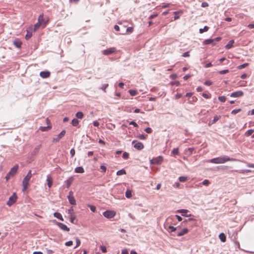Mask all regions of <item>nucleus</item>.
<instances>
[{
	"instance_id": "obj_17",
	"label": "nucleus",
	"mask_w": 254,
	"mask_h": 254,
	"mask_svg": "<svg viewBox=\"0 0 254 254\" xmlns=\"http://www.w3.org/2000/svg\"><path fill=\"white\" fill-rule=\"evenodd\" d=\"M73 177H70L65 181V183L66 185V188H69L73 181Z\"/></svg>"
},
{
	"instance_id": "obj_24",
	"label": "nucleus",
	"mask_w": 254,
	"mask_h": 254,
	"mask_svg": "<svg viewBox=\"0 0 254 254\" xmlns=\"http://www.w3.org/2000/svg\"><path fill=\"white\" fill-rule=\"evenodd\" d=\"M67 199L68 200L69 203L71 205H75L76 204V200L74 198V196L72 197H67Z\"/></svg>"
},
{
	"instance_id": "obj_10",
	"label": "nucleus",
	"mask_w": 254,
	"mask_h": 254,
	"mask_svg": "<svg viewBox=\"0 0 254 254\" xmlns=\"http://www.w3.org/2000/svg\"><path fill=\"white\" fill-rule=\"evenodd\" d=\"M38 20V21L39 22L41 23V24L43 26V27H45L46 26L48 21V20H45L43 14H40L39 16Z\"/></svg>"
},
{
	"instance_id": "obj_6",
	"label": "nucleus",
	"mask_w": 254,
	"mask_h": 254,
	"mask_svg": "<svg viewBox=\"0 0 254 254\" xmlns=\"http://www.w3.org/2000/svg\"><path fill=\"white\" fill-rule=\"evenodd\" d=\"M132 144L133 145V147L137 150H140L144 148L143 144L141 142H137L136 140H133L132 141Z\"/></svg>"
},
{
	"instance_id": "obj_41",
	"label": "nucleus",
	"mask_w": 254,
	"mask_h": 254,
	"mask_svg": "<svg viewBox=\"0 0 254 254\" xmlns=\"http://www.w3.org/2000/svg\"><path fill=\"white\" fill-rule=\"evenodd\" d=\"M88 206L90 208L91 211L95 212L96 210V208L95 206L88 204Z\"/></svg>"
},
{
	"instance_id": "obj_38",
	"label": "nucleus",
	"mask_w": 254,
	"mask_h": 254,
	"mask_svg": "<svg viewBox=\"0 0 254 254\" xmlns=\"http://www.w3.org/2000/svg\"><path fill=\"white\" fill-rule=\"evenodd\" d=\"M248 65H249L248 63H245V64H242L239 65L237 67V68L239 69H243V68L247 67Z\"/></svg>"
},
{
	"instance_id": "obj_32",
	"label": "nucleus",
	"mask_w": 254,
	"mask_h": 254,
	"mask_svg": "<svg viewBox=\"0 0 254 254\" xmlns=\"http://www.w3.org/2000/svg\"><path fill=\"white\" fill-rule=\"evenodd\" d=\"M71 124L74 127H77L79 124V121L77 119H73L71 121Z\"/></svg>"
},
{
	"instance_id": "obj_42",
	"label": "nucleus",
	"mask_w": 254,
	"mask_h": 254,
	"mask_svg": "<svg viewBox=\"0 0 254 254\" xmlns=\"http://www.w3.org/2000/svg\"><path fill=\"white\" fill-rule=\"evenodd\" d=\"M240 111H241V109H234L232 111L231 114L233 115H236V114L239 113Z\"/></svg>"
},
{
	"instance_id": "obj_14",
	"label": "nucleus",
	"mask_w": 254,
	"mask_h": 254,
	"mask_svg": "<svg viewBox=\"0 0 254 254\" xmlns=\"http://www.w3.org/2000/svg\"><path fill=\"white\" fill-rule=\"evenodd\" d=\"M65 134V130H63L58 135L57 138H53V141L58 142L62 138H63Z\"/></svg>"
},
{
	"instance_id": "obj_48",
	"label": "nucleus",
	"mask_w": 254,
	"mask_h": 254,
	"mask_svg": "<svg viewBox=\"0 0 254 254\" xmlns=\"http://www.w3.org/2000/svg\"><path fill=\"white\" fill-rule=\"evenodd\" d=\"M147 136V135L146 134H140L138 136V137L139 138H140V139L144 140V139H146Z\"/></svg>"
},
{
	"instance_id": "obj_20",
	"label": "nucleus",
	"mask_w": 254,
	"mask_h": 254,
	"mask_svg": "<svg viewBox=\"0 0 254 254\" xmlns=\"http://www.w3.org/2000/svg\"><path fill=\"white\" fill-rule=\"evenodd\" d=\"M52 128L51 125H48L47 127H40L39 129L41 131H46Z\"/></svg>"
},
{
	"instance_id": "obj_21",
	"label": "nucleus",
	"mask_w": 254,
	"mask_h": 254,
	"mask_svg": "<svg viewBox=\"0 0 254 254\" xmlns=\"http://www.w3.org/2000/svg\"><path fill=\"white\" fill-rule=\"evenodd\" d=\"M234 43V41L233 40L229 41L228 43L225 46V48L227 50L231 49L233 47Z\"/></svg>"
},
{
	"instance_id": "obj_54",
	"label": "nucleus",
	"mask_w": 254,
	"mask_h": 254,
	"mask_svg": "<svg viewBox=\"0 0 254 254\" xmlns=\"http://www.w3.org/2000/svg\"><path fill=\"white\" fill-rule=\"evenodd\" d=\"M145 131L147 133H151L152 132V129L150 127H148L145 129Z\"/></svg>"
},
{
	"instance_id": "obj_3",
	"label": "nucleus",
	"mask_w": 254,
	"mask_h": 254,
	"mask_svg": "<svg viewBox=\"0 0 254 254\" xmlns=\"http://www.w3.org/2000/svg\"><path fill=\"white\" fill-rule=\"evenodd\" d=\"M18 169V165L17 164L14 165L10 170L8 172L5 176L6 181H8L11 177H13L17 172Z\"/></svg>"
},
{
	"instance_id": "obj_1",
	"label": "nucleus",
	"mask_w": 254,
	"mask_h": 254,
	"mask_svg": "<svg viewBox=\"0 0 254 254\" xmlns=\"http://www.w3.org/2000/svg\"><path fill=\"white\" fill-rule=\"evenodd\" d=\"M234 160V159L230 158L228 156H223L207 160L206 161V162L213 164H223L227 161H233Z\"/></svg>"
},
{
	"instance_id": "obj_50",
	"label": "nucleus",
	"mask_w": 254,
	"mask_h": 254,
	"mask_svg": "<svg viewBox=\"0 0 254 254\" xmlns=\"http://www.w3.org/2000/svg\"><path fill=\"white\" fill-rule=\"evenodd\" d=\"M210 184V182L208 180H204L202 181V184L204 186H208Z\"/></svg>"
},
{
	"instance_id": "obj_59",
	"label": "nucleus",
	"mask_w": 254,
	"mask_h": 254,
	"mask_svg": "<svg viewBox=\"0 0 254 254\" xmlns=\"http://www.w3.org/2000/svg\"><path fill=\"white\" fill-rule=\"evenodd\" d=\"M202 96L206 99H209L210 97V95L205 93H203Z\"/></svg>"
},
{
	"instance_id": "obj_25",
	"label": "nucleus",
	"mask_w": 254,
	"mask_h": 254,
	"mask_svg": "<svg viewBox=\"0 0 254 254\" xmlns=\"http://www.w3.org/2000/svg\"><path fill=\"white\" fill-rule=\"evenodd\" d=\"M214 41V39H206V40H204V41L203 42V43L205 45H208V44H212L213 45H215V44H213V43Z\"/></svg>"
},
{
	"instance_id": "obj_9",
	"label": "nucleus",
	"mask_w": 254,
	"mask_h": 254,
	"mask_svg": "<svg viewBox=\"0 0 254 254\" xmlns=\"http://www.w3.org/2000/svg\"><path fill=\"white\" fill-rule=\"evenodd\" d=\"M55 221L56 222V224L57 226H58L59 227L61 230L64 231H69V228L68 227H67V226L65 225V224H64L62 223H61V222H57L56 220H55Z\"/></svg>"
},
{
	"instance_id": "obj_15",
	"label": "nucleus",
	"mask_w": 254,
	"mask_h": 254,
	"mask_svg": "<svg viewBox=\"0 0 254 254\" xmlns=\"http://www.w3.org/2000/svg\"><path fill=\"white\" fill-rule=\"evenodd\" d=\"M40 76L43 78H47L50 77V72L49 71H42L40 72Z\"/></svg>"
},
{
	"instance_id": "obj_43",
	"label": "nucleus",
	"mask_w": 254,
	"mask_h": 254,
	"mask_svg": "<svg viewBox=\"0 0 254 254\" xmlns=\"http://www.w3.org/2000/svg\"><path fill=\"white\" fill-rule=\"evenodd\" d=\"M100 249L103 253H107V249L106 247L105 246L102 245L100 247Z\"/></svg>"
},
{
	"instance_id": "obj_64",
	"label": "nucleus",
	"mask_w": 254,
	"mask_h": 254,
	"mask_svg": "<svg viewBox=\"0 0 254 254\" xmlns=\"http://www.w3.org/2000/svg\"><path fill=\"white\" fill-rule=\"evenodd\" d=\"M122 254H128L127 250V249L123 250L122 251Z\"/></svg>"
},
{
	"instance_id": "obj_30",
	"label": "nucleus",
	"mask_w": 254,
	"mask_h": 254,
	"mask_svg": "<svg viewBox=\"0 0 254 254\" xmlns=\"http://www.w3.org/2000/svg\"><path fill=\"white\" fill-rule=\"evenodd\" d=\"M126 174V172L125 169H122L121 170H120L117 172V175L118 176H121L123 175H125Z\"/></svg>"
},
{
	"instance_id": "obj_27",
	"label": "nucleus",
	"mask_w": 254,
	"mask_h": 254,
	"mask_svg": "<svg viewBox=\"0 0 254 254\" xmlns=\"http://www.w3.org/2000/svg\"><path fill=\"white\" fill-rule=\"evenodd\" d=\"M40 147H41L40 145H39V146L36 147L33 149V150L32 151V152H31L32 155H35L36 154H37L38 153L39 151Z\"/></svg>"
},
{
	"instance_id": "obj_52",
	"label": "nucleus",
	"mask_w": 254,
	"mask_h": 254,
	"mask_svg": "<svg viewBox=\"0 0 254 254\" xmlns=\"http://www.w3.org/2000/svg\"><path fill=\"white\" fill-rule=\"evenodd\" d=\"M76 245L74 248H76L77 247H79L81 244L80 240L78 238H76Z\"/></svg>"
},
{
	"instance_id": "obj_60",
	"label": "nucleus",
	"mask_w": 254,
	"mask_h": 254,
	"mask_svg": "<svg viewBox=\"0 0 254 254\" xmlns=\"http://www.w3.org/2000/svg\"><path fill=\"white\" fill-rule=\"evenodd\" d=\"M157 16H158V14H153L150 15L149 17V19H153V18L157 17Z\"/></svg>"
},
{
	"instance_id": "obj_26",
	"label": "nucleus",
	"mask_w": 254,
	"mask_h": 254,
	"mask_svg": "<svg viewBox=\"0 0 254 254\" xmlns=\"http://www.w3.org/2000/svg\"><path fill=\"white\" fill-rule=\"evenodd\" d=\"M54 217H56L57 218L60 219L61 221H64V219L63 218V216L62 214L60 213L59 212H55L54 213Z\"/></svg>"
},
{
	"instance_id": "obj_28",
	"label": "nucleus",
	"mask_w": 254,
	"mask_h": 254,
	"mask_svg": "<svg viewBox=\"0 0 254 254\" xmlns=\"http://www.w3.org/2000/svg\"><path fill=\"white\" fill-rule=\"evenodd\" d=\"M219 238L222 242H225L226 240V236L223 233H221L219 234Z\"/></svg>"
},
{
	"instance_id": "obj_40",
	"label": "nucleus",
	"mask_w": 254,
	"mask_h": 254,
	"mask_svg": "<svg viewBox=\"0 0 254 254\" xmlns=\"http://www.w3.org/2000/svg\"><path fill=\"white\" fill-rule=\"evenodd\" d=\"M179 180L181 182H186L187 181V177H185V176H180L179 178Z\"/></svg>"
},
{
	"instance_id": "obj_4",
	"label": "nucleus",
	"mask_w": 254,
	"mask_h": 254,
	"mask_svg": "<svg viewBox=\"0 0 254 254\" xmlns=\"http://www.w3.org/2000/svg\"><path fill=\"white\" fill-rule=\"evenodd\" d=\"M163 157L162 156H158L156 158H154L150 160L151 164L159 165L163 161Z\"/></svg>"
},
{
	"instance_id": "obj_51",
	"label": "nucleus",
	"mask_w": 254,
	"mask_h": 254,
	"mask_svg": "<svg viewBox=\"0 0 254 254\" xmlns=\"http://www.w3.org/2000/svg\"><path fill=\"white\" fill-rule=\"evenodd\" d=\"M100 169L101 170V172L102 173H105L107 170L106 167L104 165H101L100 166Z\"/></svg>"
},
{
	"instance_id": "obj_37",
	"label": "nucleus",
	"mask_w": 254,
	"mask_h": 254,
	"mask_svg": "<svg viewBox=\"0 0 254 254\" xmlns=\"http://www.w3.org/2000/svg\"><path fill=\"white\" fill-rule=\"evenodd\" d=\"M128 92L130 95L132 96H135L137 94V91L134 90H129Z\"/></svg>"
},
{
	"instance_id": "obj_61",
	"label": "nucleus",
	"mask_w": 254,
	"mask_h": 254,
	"mask_svg": "<svg viewBox=\"0 0 254 254\" xmlns=\"http://www.w3.org/2000/svg\"><path fill=\"white\" fill-rule=\"evenodd\" d=\"M70 153L71 154V157H73L75 155V150L73 148H72L70 151Z\"/></svg>"
},
{
	"instance_id": "obj_23",
	"label": "nucleus",
	"mask_w": 254,
	"mask_h": 254,
	"mask_svg": "<svg viewBox=\"0 0 254 254\" xmlns=\"http://www.w3.org/2000/svg\"><path fill=\"white\" fill-rule=\"evenodd\" d=\"M13 44L16 48H20L21 46L22 43L20 40L16 39L13 41Z\"/></svg>"
},
{
	"instance_id": "obj_35",
	"label": "nucleus",
	"mask_w": 254,
	"mask_h": 254,
	"mask_svg": "<svg viewBox=\"0 0 254 254\" xmlns=\"http://www.w3.org/2000/svg\"><path fill=\"white\" fill-rule=\"evenodd\" d=\"M209 29V27L207 26H205L203 28H200L199 30V33H203L204 32H206Z\"/></svg>"
},
{
	"instance_id": "obj_55",
	"label": "nucleus",
	"mask_w": 254,
	"mask_h": 254,
	"mask_svg": "<svg viewBox=\"0 0 254 254\" xmlns=\"http://www.w3.org/2000/svg\"><path fill=\"white\" fill-rule=\"evenodd\" d=\"M72 244H73V242L72 241H69L68 242H66L65 243V245L67 246V247L71 246L72 245Z\"/></svg>"
},
{
	"instance_id": "obj_33",
	"label": "nucleus",
	"mask_w": 254,
	"mask_h": 254,
	"mask_svg": "<svg viewBox=\"0 0 254 254\" xmlns=\"http://www.w3.org/2000/svg\"><path fill=\"white\" fill-rule=\"evenodd\" d=\"M41 25V23L38 21L34 26V28L33 29V31H36Z\"/></svg>"
},
{
	"instance_id": "obj_11",
	"label": "nucleus",
	"mask_w": 254,
	"mask_h": 254,
	"mask_svg": "<svg viewBox=\"0 0 254 254\" xmlns=\"http://www.w3.org/2000/svg\"><path fill=\"white\" fill-rule=\"evenodd\" d=\"M123 28L124 29V31H121L120 34H125L127 33H131L133 31V28L132 27H129L126 28L125 26H123Z\"/></svg>"
},
{
	"instance_id": "obj_34",
	"label": "nucleus",
	"mask_w": 254,
	"mask_h": 254,
	"mask_svg": "<svg viewBox=\"0 0 254 254\" xmlns=\"http://www.w3.org/2000/svg\"><path fill=\"white\" fill-rule=\"evenodd\" d=\"M126 197L129 198L132 196V192L131 191L129 190H127L126 192Z\"/></svg>"
},
{
	"instance_id": "obj_13",
	"label": "nucleus",
	"mask_w": 254,
	"mask_h": 254,
	"mask_svg": "<svg viewBox=\"0 0 254 254\" xmlns=\"http://www.w3.org/2000/svg\"><path fill=\"white\" fill-rule=\"evenodd\" d=\"M26 31L27 34L25 36V39L26 40H28L32 37L33 32L34 31L33 30V28L31 27H29Z\"/></svg>"
},
{
	"instance_id": "obj_44",
	"label": "nucleus",
	"mask_w": 254,
	"mask_h": 254,
	"mask_svg": "<svg viewBox=\"0 0 254 254\" xmlns=\"http://www.w3.org/2000/svg\"><path fill=\"white\" fill-rule=\"evenodd\" d=\"M123 26H124L123 25H121L120 26L117 25H115L114 26V29L117 31H119L120 32V29L121 28H123Z\"/></svg>"
},
{
	"instance_id": "obj_45",
	"label": "nucleus",
	"mask_w": 254,
	"mask_h": 254,
	"mask_svg": "<svg viewBox=\"0 0 254 254\" xmlns=\"http://www.w3.org/2000/svg\"><path fill=\"white\" fill-rule=\"evenodd\" d=\"M108 86H109V84L107 83L104 84L102 85L100 89H102V90L104 91L105 92H106V89L108 87Z\"/></svg>"
},
{
	"instance_id": "obj_2",
	"label": "nucleus",
	"mask_w": 254,
	"mask_h": 254,
	"mask_svg": "<svg viewBox=\"0 0 254 254\" xmlns=\"http://www.w3.org/2000/svg\"><path fill=\"white\" fill-rule=\"evenodd\" d=\"M32 176V172L31 170H29L26 175V176L24 178L22 181V186L23 190H26L29 185V181Z\"/></svg>"
},
{
	"instance_id": "obj_53",
	"label": "nucleus",
	"mask_w": 254,
	"mask_h": 254,
	"mask_svg": "<svg viewBox=\"0 0 254 254\" xmlns=\"http://www.w3.org/2000/svg\"><path fill=\"white\" fill-rule=\"evenodd\" d=\"M229 71L228 69H224V70L219 71V73L220 74H226V73L229 72Z\"/></svg>"
},
{
	"instance_id": "obj_47",
	"label": "nucleus",
	"mask_w": 254,
	"mask_h": 254,
	"mask_svg": "<svg viewBox=\"0 0 254 254\" xmlns=\"http://www.w3.org/2000/svg\"><path fill=\"white\" fill-rule=\"evenodd\" d=\"M253 132H254V130H253L252 129H249L246 131V135L247 136H250L251 135H252V134L253 133Z\"/></svg>"
},
{
	"instance_id": "obj_8",
	"label": "nucleus",
	"mask_w": 254,
	"mask_h": 254,
	"mask_svg": "<svg viewBox=\"0 0 254 254\" xmlns=\"http://www.w3.org/2000/svg\"><path fill=\"white\" fill-rule=\"evenodd\" d=\"M17 196L15 193H14L9 198L8 200L7 201L6 204L10 206L12 205L16 200Z\"/></svg>"
},
{
	"instance_id": "obj_5",
	"label": "nucleus",
	"mask_w": 254,
	"mask_h": 254,
	"mask_svg": "<svg viewBox=\"0 0 254 254\" xmlns=\"http://www.w3.org/2000/svg\"><path fill=\"white\" fill-rule=\"evenodd\" d=\"M115 215V212L112 210H106L103 212L104 216L109 219L113 218Z\"/></svg>"
},
{
	"instance_id": "obj_31",
	"label": "nucleus",
	"mask_w": 254,
	"mask_h": 254,
	"mask_svg": "<svg viewBox=\"0 0 254 254\" xmlns=\"http://www.w3.org/2000/svg\"><path fill=\"white\" fill-rule=\"evenodd\" d=\"M75 116L77 118L81 119L83 118L84 115L83 113L81 112H78L76 113Z\"/></svg>"
},
{
	"instance_id": "obj_46",
	"label": "nucleus",
	"mask_w": 254,
	"mask_h": 254,
	"mask_svg": "<svg viewBox=\"0 0 254 254\" xmlns=\"http://www.w3.org/2000/svg\"><path fill=\"white\" fill-rule=\"evenodd\" d=\"M177 228L176 227H174V226H169V227H168V230H170V232H174L176 231Z\"/></svg>"
},
{
	"instance_id": "obj_29",
	"label": "nucleus",
	"mask_w": 254,
	"mask_h": 254,
	"mask_svg": "<svg viewBox=\"0 0 254 254\" xmlns=\"http://www.w3.org/2000/svg\"><path fill=\"white\" fill-rule=\"evenodd\" d=\"M221 118L220 116H215L214 117V118L212 121H211L209 124H215L216 122H217Z\"/></svg>"
},
{
	"instance_id": "obj_22",
	"label": "nucleus",
	"mask_w": 254,
	"mask_h": 254,
	"mask_svg": "<svg viewBox=\"0 0 254 254\" xmlns=\"http://www.w3.org/2000/svg\"><path fill=\"white\" fill-rule=\"evenodd\" d=\"M74 172L77 173H83L84 172V170L82 167L79 166L75 168Z\"/></svg>"
},
{
	"instance_id": "obj_19",
	"label": "nucleus",
	"mask_w": 254,
	"mask_h": 254,
	"mask_svg": "<svg viewBox=\"0 0 254 254\" xmlns=\"http://www.w3.org/2000/svg\"><path fill=\"white\" fill-rule=\"evenodd\" d=\"M189 232V230L187 228H184L181 231L179 232L177 234V236L179 237L184 235Z\"/></svg>"
},
{
	"instance_id": "obj_57",
	"label": "nucleus",
	"mask_w": 254,
	"mask_h": 254,
	"mask_svg": "<svg viewBox=\"0 0 254 254\" xmlns=\"http://www.w3.org/2000/svg\"><path fill=\"white\" fill-rule=\"evenodd\" d=\"M182 56L183 57H190V52L188 51L183 54Z\"/></svg>"
},
{
	"instance_id": "obj_12",
	"label": "nucleus",
	"mask_w": 254,
	"mask_h": 254,
	"mask_svg": "<svg viewBox=\"0 0 254 254\" xmlns=\"http://www.w3.org/2000/svg\"><path fill=\"white\" fill-rule=\"evenodd\" d=\"M244 95V92L242 91L239 90L234 92H232L230 94L231 97H242Z\"/></svg>"
},
{
	"instance_id": "obj_7",
	"label": "nucleus",
	"mask_w": 254,
	"mask_h": 254,
	"mask_svg": "<svg viewBox=\"0 0 254 254\" xmlns=\"http://www.w3.org/2000/svg\"><path fill=\"white\" fill-rule=\"evenodd\" d=\"M116 51V49L115 47H111L106 50H103L102 53L104 55H111Z\"/></svg>"
},
{
	"instance_id": "obj_16",
	"label": "nucleus",
	"mask_w": 254,
	"mask_h": 254,
	"mask_svg": "<svg viewBox=\"0 0 254 254\" xmlns=\"http://www.w3.org/2000/svg\"><path fill=\"white\" fill-rule=\"evenodd\" d=\"M177 212L178 213H182V215L183 216L189 217V216H191V214H189V215L186 214V213L189 212V210L187 209H180V210H177Z\"/></svg>"
},
{
	"instance_id": "obj_39",
	"label": "nucleus",
	"mask_w": 254,
	"mask_h": 254,
	"mask_svg": "<svg viewBox=\"0 0 254 254\" xmlns=\"http://www.w3.org/2000/svg\"><path fill=\"white\" fill-rule=\"evenodd\" d=\"M218 100L221 102H225L226 100V98L224 96H219Z\"/></svg>"
},
{
	"instance_id": "obj_63",
	"label": "nucleus",
	"mask_w": 254,
	"mask_h": 254,
	"mask_svg": "<svg viewBox=\"0 0 254 254\" xmlns=\"http://www.w3.org/2000/svg\"><path fill=\"white\" fill-rule=\"evenodd\" d=\"M129 125H133L134 127H137L138 126L137 124L134 121H131L129 123Z\"/></svg>"
},
{
	"instance_id": "obj_56",
	"label": "nucleus",
	"mask_w": 254,
	"mask_h": 254,
	"mask_svg": "<svg viewBox=\"0 0 254 254\" xmlns=\"http://www.w3.org/2000/svg\"><path fill=\"white\" fill-rule=\"evenodd\" d=\"M70 221L72 223H74V221L75 219V216L73 215H71L70 216Z\"/></svg>"
},
{
	"instance_id": "obj_62",
	"label": "nucleus",
	"mask_w": 254,
	"mask_h": 254,
	"mask_svg": "<svg viewBox=\"0 0 254 254\" xmlns=\"http://www.w3.org/2000/svg\"><path fill=\"white\" fill-rule=\"evenodd\" d=\"M93 126H94V127H98V126H99V122H98V121H94V122H93Z\"/></svg>"
},
{
	"instance_id": "obj_18",
	"label": "nucleus",
	"mask_w": 254,
	"mask_h": 254,
	"mask_svg": "<svg viewBox=\"0 0 254 254\" xmlns=\"http://www.w3.org/2000/svg\"><path fill=\"white\" fill-rule=\"evenodd\" d=\"M46 181H47V185H48V187L49 188H51L53 185V180H52V177L50 176H48L47 179H46Z\"/></svg>"
},
{
	"instance_id": "obj_58",
	"label": "nucleus",
	"mask_w": 254,
	"mask_h": 254,
	"mask_svg": "<svg viewBox=\"0 0 254 254\" xmlns=\"http://www.w3.org/2000/svg\"><path fill=\"white\" fill-rule=\"evenodd\" d=\"M212 82L210 80H206L204 82V84L207 86H210L212 84Z\"/></svg>"
},
{
	"instance_id": "obj_36",
	"label": "nucleus",
	"mask_w": 254,
	"mask_h": 254,
	"mask_svg": "<svg viewBox=\"0 0 254 254\" xmlns=\"http://www.w3.org/2000/svg\"><path fill=\"white\" fill-rule=\"evenodd\" d=\"M179 153V149L178 148L173 149V150L172 151V154L173 155H178Z\"/></svg>"
},
{
	"instance_id": "obj_49",
	"label": "nucleus",
	"mask_w": 254,
	"mask_h": 254,
	"mask_svg": "<svg viewBox=\"0 0 254 254\" xmlns=\"http://www.w3.org/2000/svg\"><path fill=\"white\" fill-rule=\"evenodd\" d=\"M129 157V154L128 153L125 152L123 154V158L125 159H127Z\"/></svg>"
}]
</instances>
